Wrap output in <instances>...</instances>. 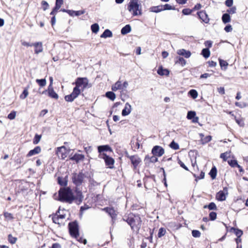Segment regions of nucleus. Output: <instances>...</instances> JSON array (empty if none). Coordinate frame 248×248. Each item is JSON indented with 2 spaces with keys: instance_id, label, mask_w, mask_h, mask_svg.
<instances>
[{
  "instance_id": "nucleus-1",
  "label": "nucleus",
  "mask_w": 248,
  "mask_h": 248,
  "mask_svg": "<svg viewBox=\"0 0 248 248\" xmlns=\"http://www.w3.org/2000/svg\"><path fill=\"white\" fill-rule=\"evenodd\" d=\"M89 80L86 78H78L75 82L76 86L72 93L65 96L64 99L67 102H73L85 89L88 87Z\"/></svg>"
},
{
  "instance_id": "nucleus-2",
  "label": "nucleus",
  "mask_w": 248,
  "mask_h": 248,
  "mask_svg": "<svg viewBox=\"0 0 248 248\" xmlns=\"http://www.w3.org/2000/svg\"><path fill=\"white\" fill-rule=\"evenodd\" d=\"M123 219L131 227L133 230L139 231L141 226V219L139 215L130 214L125 216Z\"/></svg>"
},
{
  "instance_id": "nucleus-3",
  "label": "nucleus",
  "mask_w": 248,
  "mask_h": 248,
  "mask_svg": "<svg viewBox=\"0 0 248 248\" xmlns=\"http://www.w3.org/2000/svg\"><path fill=\"white\" fill-rule=\"evenodd\" d=\"M75 199V196L70 187L61 188L59 190V200L60 201L71 203Z\"/></svg>"
},
{
  "instance_id": "nucleus-4",
  "label": "nucleus",
  "mask_w": 248,
  "mask_h": 248,
  "mask_svg": "<svg viewBox=\"0 0 248 248\" xmlns=\"http://www.w3.org/2000/svg\"><path fill=\"white\" fill-rule=\"evenodd\" d=\"M138 0H132L128 5V10L130 12H133V16L141 15L142 13L140 9V5L138 3Z\"/></svg>"
},
{
  "instance_id": "nucleus-5",
  "label": "nucleus",
  "mask_w": 248,
  "mask_h": 248,
  "mask_svg": "<svg viewBox=\"0 0 248 248\" xmlns=\"http://www.w3.org/2000/svg\"><path fill=\"white\" fill-rule=\"evenodd\" d=\"M85 177V175L82 172L74 173L72 176V182L77 186H79L84 183Z\"/></svg>"
},
{
  "instance_id": "nucleus-6",
  "label": "nucleus",
  "mask_w": 248,
  "mask_h": 248,
  "mask_svg": "<svg viewBox=\"0 0 248 248\" xmlns=\"http://www.w3.org/2000/svg\"><path fill=\"white\" fill-rule=\"evenodd\" d=\"M69 231L70 235L73 237L79 233L78 223L77 221L70 222L68 224Z\"/></svg>"
},
{
  "instance_id": "nucleus-7",
  "label": "nucleus",
  "mask_w": 248,
  "mask_h": 248,
  "mask_svg": "<svg viewBox=\"0 0 248 248\" xmlns=\"http://www.w3.org/2000/svg\"><path fill=\"white\" fill-rule=\"evenodd\" d=\"M99 157L104 160L105 164L108 168L109 169L114 168V160L113 158L107 155L105 153L99 154Z\"/></svg>"
},
{
  "instance_id": "nucleus-8",
  "label": "nucleus",
  "mask_w": 248,
  "mask_h": 248,
  "mask_svg": "<svg viewBox=\"0 0 248 248\" xmlns=\"http://www.w3.org/2000/svg\"><path fill=\"white\" fill-rule=\"evenodd\" d=\"M126 156L130 160L134 169H136L141 162L140 158L137 155H129L127 153H126Z\"/></svg>"
},
{
  "instance_id": "nucleus-9",
  "label": "nucleus",
  "mask_w": 248,
  "mask_h": 248,
  "mask_svg": "<svg viewBox=\"0 0 248 248\" xmlns=\"http://www.w3.org/2000/svg\"><path fill=\"white\" fill-rule=\"evenodd\" d=\"M103 211L107 212L111 217L112 224H113L116 219L117 213L113 208L107 207L102 209Z\"/></svg>"
},
{
  "instance_id": "nucleus-10",
  "label": "nucleus",
  "mask_w": 248,
  "mask_h": 248,
  "mask_svg": "<svg viewBox=\"0 0 248 248\" xmlns=\"http://www.w3.org/2000/svg\"><path fill=\"white\" fill-rule=\"evenodd\" d=\"M228 194V188L224 187L223 190H220L217 193L216 199L219 201H224L226 200V196Z\"/></svg>"
},
{
  "instance_id": "nucleus-11",
  "label": "nucleus",
  "mask_w": 248,
  "mask_h": 248,
  "mask_svg": "<svg viewBox=\"0 0 248 248\" xmlns=\"http://www.w3.org/2000/svg\"><path fill=\"white\" fill-rule=\"evenodd\" d=\"M56 154L59 158L63 159L67 156L66 149L65 146H62L57 148Z\"/></svg>"
},
{
  "instance_id": "nucleus-12",
  "label": "nucleus",
  "mask_w": 248,
  "mask_h": 248,
  "mask_svg": "<svg viewBox=\"0 0 248 248\" xmlns=\"http://www.w3.org/2000/svg\"><path fill=\"white\" fill-rule=\"evenodd\" d=\"M152 153L155 156L160 157L164 154V150L162 147L156 145L152 149Z\"/></svg>"
},
{
  "instance_id": "nucleus-13",
  "label": "nucleus",
  "mask_w": 248,
  "mask_h": 248,
  "mask_svg": "<svg viewBox=\"0 0 248 248\" xmlns=\"http://www.w3.org/2000/svg\"><path fill=\"white\" fill-rule=\"evenodd\" d=\"M46 92H48V94L49 97L56 99H57L58 98V95L54 91L52 85H51V84L49 85L47 90L44 91V92H43L42 93H45Z\"/></svg>"
},
{
  "instance_id": "nucleus-14",
  "label": "nucleus",
  "mask_w": 248,
  "mask_h": 248,
  "mask_svg": "<svg viewBox=\"0 0 248 248\" xmlns=\"http://www.w3.org/2000/svg\"><path fill=\"white\" fill-rule=\"evenodd\" d=\"M199 18L205 23H208L209 22L210 19L208 17L207 14L205 11H201L197 13Z\"/></svg>"
},
{
  "instance_id": "nucleus-15",
  "label": "nucleus",
  "mask_w": 248,
  "mask_h": 248,
  "mask_svg": "<svg viewBox=\"0 0 248 248\" xmlns=\"http://www.w3.org/2000/svg\"><path fill=\"white\" fill-rule=\"evenodd\" d=\"M131 109V106L128 103H126L125 104L124 108L122 110V115L124 116L128 115L130 113Z\"/></svg>"
},
{
  "instance_id": "nucleus-16",
  "label": "nucleus",
  "mask_w": 248,
  "mask_h": 248,
  "mask_svg": "<svg viewBox=\"0 0 248 248\" xmlns=\"http://www.w3.org/2000/svg\"><path fill=\"white\" fill-rule=\"evenodd\" d=\"M32 46L35 47L34 51L35 54H38L43 51V45L41 42L32 43Z\"/></svg>"
},
{
  "instance_id": "nucleus-17",
  "label": "nucleus",
  "mask_w": 248,
  "mask_h": 248,
  "mask_svg": "<svg viewBox=\"0 0 248 248\" xmlns=\"http://www.w3.org/2000/svg\"><path fill=\"white\" fill-rule=\"evenodd\" d=\"M177 53L185 57L186 58H188L191 56V53L190 51L186 50L185 49H180L177 50Z\"/></svg>"
},
{
  "instance_id": "nucleus-18",
  "label": "nucleus",
  "mask_w": 248,
  "mask_h": 248,
  "mask_svg": "<svg viewBox=\"0 0 248 248\" xmlns=\"http://www.w3.org/2000/svg\"><path fill=\"white\" fill-rule=\"evenodd\" d=\"M41 151V148L40 146H36L33 149L30 150L28 153L27 156L30 157L35 155L39 154Z\"/></svg>"
},
{
  "instance_id": "nucleus-19",
  "label": "nucleus",
  "mask_w": 248,
  "mask_h": 248,
  "mask_svg": "<svg viewBox=\"0 0 248 248\" xmlns=\"http://www.w3.org/2000/svg\"><path fill=\"white\" fill-rule=\"evenodd\" d=\"M98 151L101 154L104 153V152H112V149L108 145H101L98 146Z\"/></svg>"
},
{
  "instance_id": "nucleus-20",
  "label": "nucleus",
  "mask_w": 248,
  "mask_h": 248,
  "mask_svg": "<svg viewBox=\"0 0 248 248\" xmlns=\"http://www.w3.org/2000/svg\"><path fill=\"white\" fill-rule=\"evenodd\" d=\"M76 192V196H75V200H76L78 204H79L82 202L84 197L81 190L77 189Z\"/></svg>"
},
{
  "instance_id": "nucleus-21",
  "label": "nucleus",
  "mask_w": 248,
  "mask_h": 248,
  "mask_svg": "<svg viewBox=\"0 0 248 248\" xmlns=\"http://www.w3.org/2000/svg\"><path fill=\"white\" fill-rule=\"evenodd\" d=\"M174 62L175 64H180L182 66H185L186 64V60L183 57L180 56H177L175 58Z\"/></svg>"
},
{
  "instance_id": "nucleus-22",
  "label": "nucleus",
  "mask_w": 248,
  "mask_h": 248,
  "mask_svg": "<svg viewBox=\"0 0 248 248\" xmlns=\"http://www.w3.org/2000/svg\"><path fill=\"white\" fill-rule=\"evenodd\" d=\"M157 73L160 76H169L170 71L167 69H163L162 66L158 67Z\"/></svg>"
},
{
  "instance_id": "nucleus-23",
  "label": "nucleus",
  "mask_w": 248,
  "mask_h": 248,
  "mask_svg": "<svg viewBox=\"0 0 248 248\" xmlns=\"http://www.w3.org/2000/svg\"><path fill=\"white\" fill-rule=\"evenodd\" d=\"M84 158V155L81 154H75L73 156L70 157V159L75 161L77 163L79 161L83 160Z\"/></svg>"
},
{
  "instance_id": "nucleus-24",
  "label": "nucleus",
  "mask_w": 248,
  "mask_h": 248,
  "mask_svg": "<svg viewBox=\"0 0 248 248\" xmlns=\"http://www.w3.org/2000/svg\"><path fill=\"white\" fill-rule=\"evenodd\" d=\"M123 90L122 88V84L121 81L120 80L117 81L114 85H113L111 87V90L115 92L118 90Z\"/></svg>"
},
{
  "instance_id": "nucleus-25",
  "label": "nucleus",
  "mask_w": 248,
  "mask_h": 248,
  "mask_svg": "<svg viewBox=\"0 0 248 248\" xmlns=\"http://www.w3.org/2000/svg\"><path fill=\"white\" fill-rule=\"evenodd\" d=\"M67 175L65 178L59 177L58 178V183L61 186H66L67 185Z\"/></svg>"
},
{
  "instance_id": "nucleus-26",
  "label": "nucleus",
  "mask_w": 248,
  "mask_h": 248,
  "mask_svg": "<svg viewBox=\"0 0 248 248\" xmlns=\"http://www.w3.org/2000/svg\"><path fill=\"white\" fill-rule=\"evenodd\" d=\"M131 31V28L130 25H126L124 27L121 31V34L123 35H125L130 32Z\"/></svg>"
},
{
  "instance_id": "nucleus-27",
  "label": "nucleus",
  "mask_w": 248,
  "mask_h": 248,
  "mask_svg": "<svg viewBox=\"0 0 248 248\" xmlns=\"http://www.w3.org/2000/svg\"><path fill=\"white\" fill-rule=\"evenodd\" d=\"M163 5H160L156 6H153L150 8L151 12L154 13H159L163 11Z\"/></svg>"
},
{
  "instance_id": "nucleus-28",
  "label": "nucleus",
  "mask_w": 248,
  "mask_h": 248,
  "mask_svg": "<svg viewBox=\"0 0 248 248\" xmlns=\"http://www.w3.org/2000/svg\"><path fill=\"white\" fill-rule=\"evenodd\" d=\"M112 36V32L108 29H106L105 30L104 32L101 35L100 37L101 38H106L107 37H111Z\"/></svg>"
},
{
  "instance_id": "nucleus-29",
  "label": "nucleus",
  "mask_w": 248,
  "mask_h": 248,
  "mask_svg": "<svg viewBox=\"0 0 248 248\" xmlns=\"http://www.w3.org/2000/svg\"><path fill=\"white\" fill-rule=\"evenodd\" d=\"M222 20L224 24L230 22L231 21V17L229 14L228 13L224 14L222 16Z\"/></svg>"
},
{
  "instance_id": "nucleus-30",
  "label": "nucleus",
  "mask_w": 248,
  "mask_h": 248,
  "mask_svg": "<svg viewBox=\"0 0 248 248\" xmlns=\"http://www.w3.org/2000/svg\"><path fill=\"white\" fill-rule=\"evenodd\" d=\"M217 169L215 166L212 168L209 172V175L212 179H215L217 176Z\"/></svg>"
},
{
  "instance_id": "nucleus-31",
  "label": "nucleus",
  "mask_w": 248,
  "mask_h": 248,
  "mask_svg": "<svg viewBox=\"0 0 248 248\" xmlns=\"http://www.w3.org/2000/svg\"><path fill=\"white\" fill-rule=\"evenodd\" d=\"M208 208L210 210H217V207L216 204L213 202H210L208 205H205L203 206V208L205 209Z\"/></svg>"
},
{
  "instance_id": "nucleus-32",
  "label": "nucleus",
  "mask_w": 248,
  "mask_h": 248,
  "mask_svg": "<svg viewBox=\"0 0 248 248\" xmlns=\"http://www.w3.org/2000/svg\"><path fill=\"white\" fill-rule=\"evenodd\" d=\"M106 96L112 101H114L116 98L115 94L111 91L107 92L106 93Z\"/></svg>"
},
{
  "instance_id": "nucleus-33",
  "label": "nucleus",
  "mask_w": 248,
  "mask_h": 248,
  "mask_svg": "<svg viewBox=\"0 0 248 248\" xmlns=\"http://www.w3.org/2000/svg\"><path fill=\"white\" fill-rule=\"evenodd\" d=\"M232 231H233V232L235 233V234L237 236V237H240L243 232V231L241 230H240L237 228H232L231 229Z\"/></svg>"
},
{
  "instance_id": "nucleus-34",
  "label": "nucleus",
  "mask_w": 248,
  "mask_h": 248,
  "mask_svg": "<svg viewBox=\"0 0 248 248\" xmlns=\"http://www.w3.org/2000/svg\"><path fill=\"white\" fill-rule=\"evenodd\" d=\"M202 54L205 58H208L210 55V52L209 48H203L202 51Z\"/></svg>"
},
{
  "instance_id": "nucleus-35",
  "label": "nucleus",
  "mask_w": 248,
  "mask_h": 248,
  "mask_svg": "<svg viewBox=\"0 0 248 248\" xmlns=\"http://www.w3.org/2000/svg\"><path fill=\"white\" fill-rule=\"evenodd\" d=\"M91 28L92 31L94 33H97L99 30V26L97 23H94L92 25Z\"/></svg>"
},
{
  "instance_id": "nucleus-36",
  "label": "nucleus",
  "mask_w": 248,
  "mask_h": 248,
  "mask_svg": "<svg viewBox=\"0 0 248 248\" xmlns=\"http://www.w3.org/2000/svg\"><path fill=\"white\" fill-rule=\"evenodd\" d=\"M219 62L221 68L222 69L224 68V70H226L227 68V66L228 65V63L226 61L221 59H219Z\"/></svg>"
},
{
  "instance_id": "nucleus-37",
  "label": "nucleus",
  "mask_w": 248,
  "mask_h": 248,
  "mask_svg": "<svg viewBox=\"0 0 248 248\" xmlns=\"http://www.w3.org/2000/svg\"><path fill=\"white\" fill-rule=\"evenodd\" d=\"M188 94L193 99H196L198 96V92L196 90L192 89L188 92Z\"/></svg>"
},
{
  "instance_id": "nucleus-38",
  "label": "nucleus",
  "mask_w": 248,
  "mask_h": 248,
  "mask_svg": "<svg viewBox=\"0 0 248 248\" xmlns=\"http://www.w3.org/2000/svg\"><path fill=\"white\" fill-rule=\"evenodd\" d=\"M196 113L194 111H189L187 112L186 118L188 120H192L195 116H196Z\"/></svg>"
},
{
  "instance_id": "nucleus-39",
  "label": "nucleus",
  "mask_w": 248,
  "mask_h": 248,
  "mask_svg": "<svg viewBox=\"0 0 248 248\" xmlns=\"http://www.w3.org/2000/svg\"><path fill=\"white\" fill-rule=\"evenodd\" d=\"M230 152H228L222 153L220 155V157L222 158L223 161H227V158L230 157Z\"/></svg>"
},
{
  "instance_id": "nucleus-40",
  "label": "nucleus",
  "mask_w": 248,
  "mask_h": 248,
  "mask_svg": "<svg viewBox=\"0 0 248 248\" xmlns=\"http://www.w3.org/2000/svg\"><path fill=\"white\" fill-rule=\"evenodd\" d=\"M73 237L75 238L77 241L81 243H83L84 244H86L87 243L86 239L80 236L79 234L76 235V236H74Z\"/></svg>"
},
{
  "instance_id": "nucleus-41",
  "label": "nucleus",
  "mask_w": 248,
  "mask_h": 248,
  "mask_svg": "<svg viewBox=\"0 0 248 248\" xmlns=\"http://www.w3.org/2000/svg\"><path fill=\"white\" fill-rule=\"evenodd\" d=\"M71 11L73 12V13H71V15H69L70 16H78L80 15H81L85 13L84 10H81V11H75L74 10H71Z\"/></svg>"
},
{
  "instance_id": "nucleus-42",
  "label": "nucleus",
  "mask_w": 248,
  "mask_h": 248,
  "mask_svg": "<svg viewBox=\"0 0 248 248\" xmlns=\"http://www.w3.org/2000/svg\"><path fill=\"white\" fill-rule=\"evenodd\" d=\"M36 82L41 87H44L46 85V80L44 79H37L36 80Z\"/></svg>"
},
{
  "instance_id": "nucleus-43",
  "label": "nucleus",
  "mask_w": 248,
  "mask_h": 248,
  "mask_svg": "<svg viewBox=\"0 0 248 248\" xmlns=\"http://www.w3.org/2000/svg\"><path fill=\"white\" fill-rule=\"evenodd\" d=\"M89 186L91 187H95L99 185V183L96 182L93 179L90 178L89 181Z\"/></svg>"
},
{
  "instance_id": "nucleus-44",
  "label": "nucleus",
  "mask_w": 248,
  "mask_h": 248,
  "mask_svg": "<svg viewBox=\"0 0 248 248\" xmlns=\"http://www.w3.org/2000/svg\"><path fill=\"white\" fill-rule=\"evenodd\" d=\"M41 139V135L36 134L34 136L33 140V143L34 144H38L39 142V141H40Z\"/></svg>"
},
{
  "instance_id": "nucleus-45",
  "label": "nucleus",
  "mask_w": 248,
  "mask_h": 248,
  "mask_svg": "<svg viewBox=\"0 0 248 248\" xmlns=\"http://www.w3.org/2000/svg\"><path fill=\"white\" fill-rule=\"evenodd\" d=\"M166 230L164 228H160L159 229L158 232L157 234V236L159 238L161 237L164 236L166 233Z\"/></svg>"
},
{
  "instance_id": "nucleus-46",
  "label": "nucleus",
  "mask_w": 248,
  "mask_h": 248,
  "mask_svg": "<svg viewBox=\"0 0 248 248\" xmlns=\"http://www.w3.org/2000/svg\"><path fill=\"white\" fill-rule=\"evenodd\" d=\"M228 163L232 167H236L238 164L236 160H228Z\"/></svg>"
},
{
  "instance_id": "nucleus-47",
  "label": "nucleus",
  "mask_w": 248,
  "mask_h": 248,
  "mask_svg": "<svg viewBox=\"0 0 248 248\" xmlns=\"http://www.w3.org/2000/svg\"><path fill=\"white\" fill-rule=\"evenodd\" d=\"M170 146L174 150H178L179 148V146L178 143L174 141H172L170 144Z\"/></svg>"
},
{
  "instance_id": "nucleus-48",
  "label": "nucleus",
  "mask_w": 248,
  "mask_h": 248,
  "mask_svg": "<svg viewBox=\"0 0 248 248\" xmlns=\"http://www.w3.org/2000/svg\"><path fill=\"white\" fill-rule=\"evenodd\" d=\"M163 11L164 10H175V8L172 7L171 5H170L169 4H166L164 5H163Z\"/></svg>"
},
{
  "instance_id": "nucleus-49",
  "label": "nucleus",
  "mask_w": 248,
  "mask_h": 248,
  "mask_svg": "<svg viewBox=\"0 0 248 248\" xmlns=\"http://www.w3.org/2000/svg\"><path fill=\"white\" fill-rule=\"evenodd\" d=\"M192 235L194 237L198 238L201 236V232L198 230H193L192 231Z\"/></svg>"
},
{
  "instance_id": "nucleus-50",
  "label": "nucleus",
  "mask_w": 248,
  "mask_h": 248,
  "mask_svg": "<svg viewBox=\"0 0 248 248\" xmlns=\"http://www.w3.org/2000/svg\"><path fill=\"white\" fill-rule=\"evenodd\" d=\"M63 0H56L55 6L56 9H60L61 5L63 4Z\"/></svg>"
},
{
  "instance_id": "nucleus-51",
  "label": "nucleus",
  "mask_w": 248,
  "mask_h": 248,
  "mask_svg": "<svg viewBox=\"0 0 248 248\" xmlns=\"http://www.w3.org/2000/svg\"><path fill=\"white\" fill-rule=\"evenodd\" d=\"M192 11H193V10H191V9H188V8H185V9H183L182 12L183 14L184 15H189L191 14V13H192Z\"/></svg>"
},
{
  "instance_id": "nucleus-52",
  "label": "nucleus",
  "mask_w": 248,
  "mask_h": 248,
  "mask_svg": "<svg viewBox=\"0 0 248 248\" xmlns=\"http://www.w3.org/2000/svg\"><path fill=\"white\" fill-rule=\"evenodd\" d=\"M156 156H155L154 155L151 157H149L148 156H146L145 157V159L148 158L150 159V161L151 162L155 163L158 161V159Z\"/></svg>"
},
{
  "instance_id": "nucleus-53",
  "label": "nucleus",
  "mask_w": 248,
  "mask_h": 248,
  "mask_svg": "<svg viewBox=\"0 0 248 248\" xmlns=\"http://www.w3.org/2000/svg\"><path fill=\"white\" fill-rule=\"evenodd\" d=\"M236 7L235 6H233V7H232L231 8H230L229 9H228L227 10V12L228 13V14H233L234 13H236Z\"/></svg>"
},
{
  "instance_id": "nucleus-54",
  "label": "nucleus",
  "mask_w": 248,
  "mask_h": 248,
  "mask_svg": "<svg viewBox=\"0 0 248 248\" xmlns=\"http://www.w3.org/2000/svg\"><path fill=\"white\" fill-rule=\"evenodd\" d=\"M209 217L211 220H214L217 218V213L215 212H211L209 214Z\"/></svg>"
},
{
  "instance_id": "nucleus-55",
  "label": "nucleus",
  "mask_w": 248,
  "mask_h": 248,
  "mask_svg": "<svg viewBox=\"0 0 248 248\" xmlns=\"http://www.w3.org/2000/svg\"><path fill=\"white\" fill-rule=\"evenodd\" d=\"M8 118L10 120H13L16 117V111L13 110L11 112V113L8 114L7 116Z\"/></svg>"
},
{
  "instance_id": "nucleus-56",
  "label": "nucleus",
  "mask_w": 248,
  "mask_h": 248,
  "mask_svg": "<svg viewBox=\"0 0 248 248\" xmlns=\"http://www.w3.org/2000/svg\"><path fill=\"white\" fill-rule=\"evenodd\" d=\"M28 95V92L27 90H24L22 93L20 95V98L24 99H25Z\"/></svg>"
},
{
  "instance_id": "nucleus-57",
  "label": "nucleus",
  "mask_w": 248,
  "mask_h": 248,
  "mask_svg": "<svg viewBox=\"0 0 248 248\" xmlns=\"http://www.w3.org/2000/svg\"><path fill=\"white\" fill-rule=\"evenodd\" d=\"M8 241L11 244L16 243V237H13L11 234L8 235Z\"/></svg>"
},
{
  "instance_id": "nucleus-58",
  "label": "nucleus",
  "mask_w": 248,
  "mask_h": 248,
  "mask_svg": "<svg viewBox=\"0 0 248 248\" xmlns=\"http://www.w3.org/2000/svg\"><path fill=\"white\" fill-rule=\"evenodd\" d=\"M60 218L56 215L52 217L53 222L56 224H60L61 223L59 222Z\"/></svg>"
},
{
  "instance_id": "nucleus-59",
  "label": "nucleus",
  "mask_w": 248,
  "mask_h": 248,
  "mask_svg": "<svg viewBox=\"0 0 248 248\" xmlns=\"http://www.w3.org/2000/svg\"><path fill=\"white\" fill-rule=\"evenodd\" d=\"M42 5L43 6V8L44 11L46 10L49 6L48 3L44 0L42 1Z\"/></svg>"
},
{
  "instance_id": "nucleus-60",
  "label": "nucleus",
  "mask_w": 248,
  "mask_h": 248,
  "mask_svg": "<svg viewBox=\"0 0 248 248\" xmlns=\"http://www.w3.org/2000/svg\"><path fill=\"white\" fill-rule=\"evenodd\" d=\"M4 216L7 219H10L13 218L12 215L11 213L8 212L4 213Z\"/></svg>"
},
{
  "instance_id": "nucleus-61",
  "label": "nucleus",
  "mask_w": 248,
  "mask_h": 248,
  "mask_svg": "<svg viewBox=\"0 0 248 248\" xmlns=\"http://www.w3.org/2000/svg\"><path fill=\"white\" fill-rule=\"evenodd\" d=\"M224 30L227 32H230L232 30V28L231 25H228L225 27Z\"/></svg>"
},
{
  "instance_id": "nucleus-62",
  "label": "nucleus",
  "mask_w": 248,
  "mask_h": 248,
  "mask_svg": "<svg viewBox=\"0 0 248 248\" xmlns=\"http://www.w3.org/2000/svg\"><path fill=\"white\" fill-rule=\"evenodd\" d=\"M225 4L227 7H231L233 4V0H226Z\"/></svg>"
},
{
  "instance_id": "nucleus-63",
  "label": "nucleus",
  "mask_w": 248,
  "mask_h": 248,
  "mask_svg": "<svg viewBox=\"0 0 248 248\" xmlns=\"http://www.w3.org/2000/svg\"><path fill=\"white\" fill-rule=\"evenodd\" d=\"M178 163L180 165V166L183 168V169H184L185 170H188V169L187 168V167L185 165V164L182 162L181 160H179L178 161Z\"/></svg>"
},
{
  "instance_id": "nucleus-64",
  "label": "nucleus",
  "mask_w": 248,
  "mask_h": 248,
  "mask_svg": "<svg viewBox=\"0 0 248 248\" xmlns=\"http://www.w3.org/2000/svg\"><path fill=\"white\" fill-rule=\"evenodd\" d=\"M204 45L208 48H210L212 47V42L211 41H206L205 42Z\"/></svg>"
}]
</instances>
